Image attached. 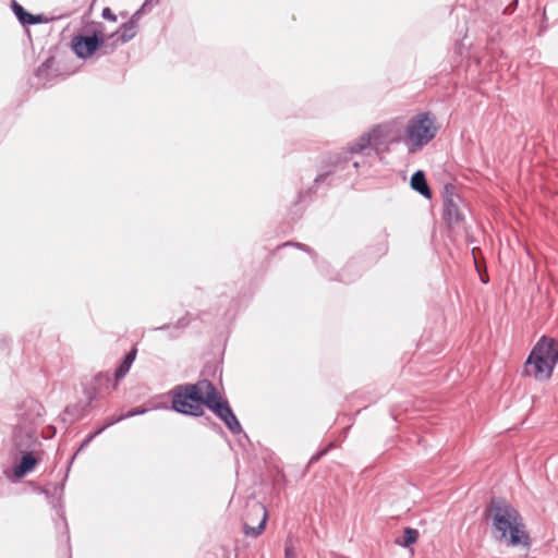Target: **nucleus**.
Listing matches in <instances>:
<instances>
[{
    "label": "nucleus",
    "instance_id": "22",
    "mask_svg": "<svg viewBox=\"0 0 558 558\" xmlns=\"http://www.w3.org/2000/svg\"><path fill=\"white\" fill-rule=\"evenodd\" d=\"M332 447V444H330L327 448H325L324 450L319 451L318 453L314 454L310 462L311 463H314V462H317L323 456H325L327 453V451L329 450V448Z\"/></svg>",
    "mask_w": 558,
    "mask_h": 558
},
{
    "label": "nucleus",
    "instance_id": "9",
    "mask_svg": "<svg viewBox=\"0 0 558 558\" xmlns=\"http://www.w3.org/2000/svg\"><path fill=\"white\" fill-rule=\"evenodd\" d=\"M36 77L41 85L49 84L53 78L60 75V69L53 56L48 57L36 70Z\"/></svg>",
    "mask_w": 558,
    "mask_h": 558
},
{
    "label": "nucleus",
    "instance_id": "3",
    "mask_svg": "<svg viewBox=\"0 0 558 558\" xmlns=\"http://www.w3.org/2000/svg\"><path fill=\"white\" fill-rule=\"evenodd\" d=\"M215 386L211 381L203 379L196 384L177 385L171 391V409L178 413L191 416H201L203 407H207V398L214 395Z\"/></svg>",
    "mask_w": 558,
    "mask_h": 558
},
{
    "label": "nucleus",
    "instance_id": "5",
    "mask_svg": "<svg viewBox=\"0 0 558 558\" xmlns=\"http://www.w3.org/2000/svg\"><path fill=\"white\" fill-rule=\"evenodd\" d=\"M437 134L435 120L428 112L420 113L409 120L404 137L401 141L407 145L410 153L426 146Z\"/></svg>",
    "mask_w": 558,
    "mask_h": 558
},
{
    "label": "nucleus",
    "instance_id": "18",
    "mask_svg": "<svg viewBox=\"0 0 558 558\" xmlns=\"http://www.w3.org/2000/svg\"><path fill=\"white\" fill-rule=\"evenodd\" d=\"M146 412H148L147 408L138 407V408L132 409V410L128 411L126 413H124L123 417L130 418V417H133L136 415L145 414Z\"/></svg>",
    "mask_w": 558,
    "mask_h": 558
},
{
    "label": "nucleus",
    "instance_id": "29",
    "mask_svg": "<svg viewBox=\"0 0 558 558\" xmlns=\"http://www.w3.org/2000/svg\"><path fill=\"white\" fill-rule=\"evenodd\" d=\"M482 281H483V283H486L487 282L486 277H483Z\"/></svg>",
    "mask_w": 558,
    "mask_h": 558
},
{
    "label": "nucleus",
    "instance_id": "14",
    "mask_svg": "<svg viewBox=\"0 0 558 558\" xmlns=\"http://www.w3.org/2000/svg\"><path fill=\"white\" fill-rule=\"evenodd\" d=\"M411 187L424 197H430V190L423 171L417 170L411 177Z\"/></svg>",
    "mask_w": 558,
    "mask_h": 558
},
{
    "label": "nucleus",
    "instance_id": "19",
    "mask_svg": "<svg viewBox=\"0 0 558 558\" xmlns=\"http://www.w3.org/2000/svg\"><path fill=\"white\" fill-rule=\"evenodd\" d=\"M284 558H296L295 549L290 542H287L286 544Z\"/></svg>",
    "mask_w": 558,
    "mask_h": 558
},
{
    "label": "nucleus",
    "instance_id": "17",
    "mask_svg": "<svg viewBox=\"0 0 558 558\" xmlns=\"http://www.w3.org/2000/svg\"><path fill=\"white\" fill-rule=\"evenodd\" d=\"M418 535H420V533L416 529L405 527L403 539L397 541V543L404 548H409L411 545H413L417 541Z\"/></svg>",
    "mask_w": 558,
    "mask_h": 558
},
{
    "label": "nucleus",
    "instance_id": "23",
    "mask_svg": "<svg viewBox=\"0 0 558 558\" xmlns=\"http://www.w3.org/2000/svg\"><path fill=\"white\" fill-rule=\"evenodd\" d=\"M90 441H92V440H90V437H86V438L84 439V441L82 442V445L80 446L78 451H81V450H83L85 447H87V446L90 444Z\"/></svg>",
    "mask_w": 558,
    "mask_h": 558
},
{
    "label": "nucleus",
    "instance_id": "20",
    "mask_svg": "<svg viewBox=\"0 0 558 558\" xmlns=\"http://www.w3.org/2000/svg\"><path fill=\"white\" fill-rule=\"evenodd\" d=\"M123 420H125V418L123 417V414H122V415H119V416L108 417V418L106 420V423H105V425H104V426H105L106 428H108V427H110V426H112V425H114V424H117V423H119V422H121V421H123Z\"/></svg>",
    "mask_w": 558,
    "mask_h": 558
},
{
    "label": "nucleus",
    "instance_id": "15",
    "mask_svg": "<svg viewBox=\"0 0 558 558\" xmlns=\"http://www.w3.org/2000/svg\"><path fill=\"white\" fill-rule=\"evenodd\" d=\"M444 210L446 219L452 223L461 219L458 204L453 197H447L444 202Z\"/></svg>",
    "mask_w": 558,
    "mask_h": 558
},
{
    "label": "nucleus",
    "instance_id": "6",
    "mask_svg": "<svg viewBox=\"0 0 558 558\" xmlns=\"http://www.w3.org/2000/svg\"><path fill=\"white\" fill-rule=\"evenodd\" d=\"M267 518V509L262 502L248 504L246 521L243 524L244 534L252 537L260 535L265 530Z\"/></svg>",
    "mask_w": 558,
    "mask_h": 558
},
{
    "label": "nucleus",
    "instance_id": "27",
    "mask_svg": "<svg viewBox=\"0 0 558 558\" xmlns=\"http://www.w3.org/2000/svg\"><path fill=\"white\" fill-rule=\"evenodd\" d=\"M168 327H169L168 325H163V326L159 327L158 329H166Z\"/></svg>",
    "mask_w": 558,
    "mask_h": 558
},
{
    "label": "nucleus",
    "instance_id": "2",
    "mask_svg": "<svg viewBox=\"0 0 558 558\" xmlns=\"http://www.w3.org/2000/svg\"><path fill=\"white\" fill-rule=\"evenodd\" d=\"M486 515L492 520L495 537L505 541L510 546H530V537L519 512L500 498H493L486 509Z\"/></svg>",
    "mask_w": 558,
    "mask_h": 558
},
{
    "label": "nucleus",
    "instance_id": "21",
    "mask_svg": "<svg viewBox=\"0 0 558 558\" xmlns=\"http://www.w3.org/2000/svg\"><path fill=\"white\" fill-rule=\"evenodd\" d=\"M102 17L106 19V20H109V21H117V16L116 14L109 9V8H105L102 10Z\"/></svg>",
    "mask_w": 558,
    "mask_h": 558
},
{
    "label": "nucleus",
    "instance_id": "28",
    "mask_svg": "<svg viewBox=\"0 0 558 558\" xmlns=\"http://www.w3.org/2000/svg\"><path fill=\"white\" fill-rule=\"evenodd\" d=\"M149 2H150V0H145L144 7L148 5Z\"/></svg>",
    "mask_w": 558,
    "mask_h": 558
},
{
    "label": "nucleus",
    "instance_id": "4",
    "mask_svg": "<svg viewBox=\"0 0 558 558\" xmlns=\"http://www.w3.org/2000/svg\"><path fill=\"white\" fill-rule=\"evenodd\" d=\"M557 362L558 342L543 336L531 351L524 364V373L539 380L548 379Z\"/></svg>",
    "mask_w": 558,
    "mask_h": 558
},
{
    "label": "nucleus",
    "instance_id": "7",
    "mask_svg": "<svg viewBox=\"0 0 558 558\" xmlns=\"http://www.w3.org/2000/svg\"><path fill=\"white\" fill-rule=\"evenodd\" d=\"M206 401L207 408L226 424L232 434H240L242 432V426L239 420L234 415L228 402L218 398L216 388L214 389V395L209 396Z\"/></svg>",
    "mask_w": 558,
    "mask_h": 558
},
{
    "label": "nucleus",
    "instance_id": "24",
    "mask_svg": "<svg viewBox=\"0 0 558 558\" xmlns=\"http://www.w3.org/2000/svg\"><path fill=\"white\" fill-rule=\"evenodd\" d=\"M105 429H106V427H105V426H101L100 428L95 429V432H94V433L98 436V435H100Z\"/></svg>",
    "mask_w": 558,
    "mask_h": 558
},
{
    "label": "nucleus",
    "instance_id": "26",
    "mask_svg": "<svg viewBox=\"0 0 558 558\" xmlns=\"http://www.w3.org/2000/svg\"><path fill=\"white\" fill-rule=\"evenodd\" d=\"M87 437H90V440H93L97 435L95 433L89 434Z\"/></svg>",
    "mask_w": 558,
    "mask_h": 558
},
{
    "label": "nucleus",
    "instance_id": "16",
    "mask_svg": "<svg viewBox=\"0 0 558 558\" xmlns=\"http://www.w3.org/2000/svg\"><path fill=\"white\" fill-rule=\"evenodd\" d=\"M136 356V350L130 351L123 359V362L120 364V366L116 369V378L120 379L124 377L128 372L131 368V365L133 364Z\"/></svg>",
    "mask_w": 558,
    "mask_h": 558
},
{
    "label": "nucleus",
    "instance_id": "25",
    "mask_svg": "<svg viewBox=\"0 0 558 558\" xmlns=\"http://www.w3.org/2000/svg\"><path fill=\"white\" fill-rule=\"evenodd\" d=\"M296 246H298V247H300V248H302V250H305V251H307V252L310 251V248H308L307 246H305L304 244H300V243H298V244H296Z\"/></svg>",
    "mask_w": 558,
    "mask_h": 558
},
{
    "label": "nucleus",
    "instance_id": "12",
    "mask_svg": "<svg viewBox=\"0 0 558 558\" xmlns=\"http://www.w3.org/2000/svg\"><path fill=\"white\" fill-rule=\"evenodd\" d=\"M12 10L22 25H34L46 22L47 20L43 15H33L25 11V9L19 4L15 0H12Z\"/></svg>",
    "mask_w": 558,
    "mask_h": 558
},
{
    "label": "nucleus",
    "instance_id": "1",
    "mask_svg": "<svg viewBox=\"0 0 558 558\" xmlns=\"http://www.w3.org/2000/svg\"><path fill=\"white\" fill-rule=\"evenodd\" d=\"M401 141L396 122L375 125L368 132H364L356 140L351 142L345 149L330 155L327 165L328 170H322L315 181L320 182L338 169H345L349 163L355 170L365 167L367 159L378 156L383 150Z\"/></svg>",
    "mask_w": 558,
    "mask_h": 558
},
{
    "label": "nucleus",
    "instance_id": "13",
    "mask_svg": "<svg viewBox=\"0 0 558 558\" xmlns=\"http://www.w3.org/2000/svg\"><path fill=\"white\" fill-rule=\"evenodd\" d=\"M146 7H144V4H143L142 8L132 15V17H131V20L129 22L122 24V26H121L122 33H121V36H120L122 43H126V41H129V40H131V39H133L135 37V35H136V27H137L136 21L140 17L141 12Z\"/></svg>",
    "mask_w": 558,
    "mask_h": 558
},
{
    "label": "nucleus",
    "instance_id": "8",
    "mask_svg": "<svg viewBox=\"0 0 558 558\" xmlns=\"http://www.w3.org/2000/svg\"><path fill=\"white\" fill-rule=\"evenodd\" d=\"M104 37L95 33L93 36L76 35L72 38L71 46L78 58L86 59L90 57L101 45Z\"/></svg>",
    "mask_w": 558,
    "mask_h": 558
},
{
    "label": "nucleus",
    "instance_id": "11",
    "mask_svg": "<svg viewBox=\"0 0 558 558\" xmlns=\"http://www.w3.org/2000/svg\"><path fill=\"white\" fill-rule=\"evenodd\" d=\"M12 442L17 452H26L33 450V448L38 444L36 436L23 429H15Z\"/></svg>",
    "mask_w": 558,
    "mask_h": 558
},
{
    "label": "nucleus",
    "instance_id": "10",
    "mask_svg": "<svg viewBox=\"0 0 558 558\" xmlns=\"http://www.w3.org/2000/svg\"><path fill=\"white\" fill-rule=\"evenodd\" d=\"M22 459L19 464H16L13 468L12 476L15 477V480H20L24 477L26 474L32 472L36 465L38 464L39 460L34 456V453L31 451L21 452ZM7 476L11 478V474L8 473Z\"/></svg>",
    "mask_w": 558,
    "mask_h": 558
},
{
    "label": "nucleus",
    "instance_id": "30",
    "mask_svg": "<svg viewBox=\"0 0 558 558\" xmlns=\"http://www.w3.org/2000/svg\"><path fill=\"white\" fill-rule=\"evenodd\" d=\"M482 281H483V283H486L487 282L486 277H483Z\"/></svg>",
    "mask_w": 558,
    "mask_h": 558
}]
</instances>
